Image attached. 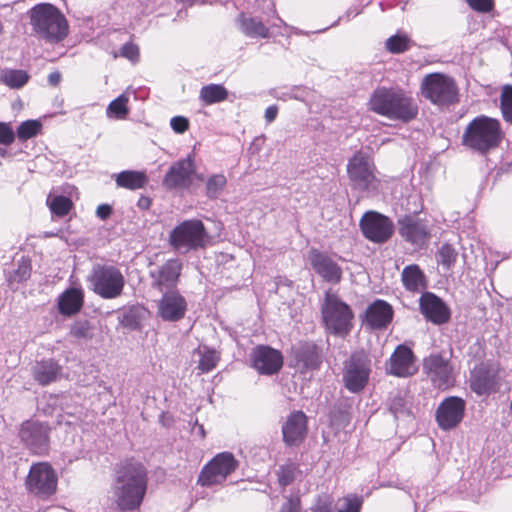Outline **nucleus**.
I'll use <instances>...</instances> for the list:
<instances>
[{"label": "nucleus", "mask_w": 512, "mask_h": 512, "mask_svg": "<svg viewBox=\"0 0 512 512\" xmlns=\"http://www.w3.org/2000/svg\"><path fill=\"white\" fill-rule=\"evenodd\" d=\"M128 102L129 98L127 95H119L108 105L106 111L107 116L121 120L126 119L129 114Z\"/></svg>", "instance_id": "58836bf2"}, {"label": "nucleus", "mask_w": 512, "mask_h": 512, "mask_svg": "<svg viewBox=\"0 0 512 512\" xmlns=\"http://www.w3.org/2000/svg\"><path fill=\"white\" fill-rule=\"evenodd\" d=\"M198 353L200 358L198 361L197 369L200 371V373H209L216 368L218 362L220 361L219 352L209 347H203L202 349H199Z\"/></svg>", "instance_id": "e433bc0d"}, {"label": "nucleus", "mask_w": 512, "mask_h": 512, "mask_svg": "<svg viewBox=\"0 0 512 512\" xmlns=\"http://www.w3.org/2000/svg\"><path fill=\"white\" fill-rule=\"evenodd\" d=\"M228 96V90L221 84L204 85L199 92V99L207 106L224 102Z\"/></svg>", "instance_id": "72a5a7b5"}, {"label": "nucleus", "mask_w": 512, "mask_h": 512, "mask_svg": "<svg viewBox=\"0 0 512 512\" xmlns=\"http://www.w3.org/2000/svg\"><path fill=\"white\" fill-rule=\"evenodd\" d=\"M50 432L49 423L29 419L21 423L18 436L31 454L46 456L50 451Z\"/></svg>", "instance_id": "9b49d317"}, {"label": "nucleus", "mask_w": 512, "mask_h": 512, "mask_svg": "<svg viewBox=\"0 0 512 512\" xmlns=\"http://www.w3.org/2000/svg\"><path fill=\"white\" fill-rule=\"evenodd\" d=\"M386 369L388 374L401 378L416 374L418 366L412 349L404 344L398 345L391 354Z\"/></svg>", "instance_id": "5701e85b"}, {"label": "nucleus", "mask_w": 512, "mask_h": 512, "mask_svg": "<svg viewBox=\"0 0 512 512\" xmlns=\"http://www.w3.org/2000/svg\"><path fill=\"white\" fill-rule=\"evenodd\" d=\"M112 207L109 204H101L96 209V215L101 220L108 219L112 214Z\"/></svg>", "instance_id": "6e6d98bb"}, {"label": "nucleus", "mask_w": 512, "mask_h": 512, "mask_svg": "<svg viewBox=\"0 0 512 512\" xmlns=\"http://www.w3.org/2000/svg\"><path fill=\"white\" fill-rule=\"evenodd\" d=\"M374 163L362 151H357L347 164V173L354 187L367 190L376 180Z\"/></svg>", "instance_id": "aec40b11"}, {"label": "nucleus", "mask_w": 512, "mask_h": 512, "mask_svg": "<svg viewBox=\"0 0 512 512\" xmlns=\"http://www.w3.org/2000/svg\"><path fill=\"white\" fill-rule=\"evenodd\" d=\"M308 434V417L301 410L292 411L282 425V436L285 445L297 447Z\"/></svg>", "instance_id": "b1692460"}, {"label": "nucleus", "mask_w": 512, "mask_h": 512, "mask_svg": "<svg viewBox=\"0 0 512 512\" xmlns=\"http://www.w3.org/2000/svg\"><path fill=\"white\" fill-rule=\"evenodd\" d=\"M36 34L50 42H60L68 34V22L61 11L50 3H39L28 12Z\"/></svg>", "instance_id": "20e7f679"}, {"label": "nucleus", "mask_w": 512, "mask_h": 512, "mask_svg": "<svg viewBox=\"0 0 512 512\" xmlns=\"http://www.w3.org/2000/svg\"><path fill=\"white\" fill-rule=\"evenodd\" d=\"M321 312L327 328L332 333L342 337L350 333L353 327L354 313L349 305L341 301L336 294L326 292Z\"/></svg>", "instance_id": "1a4fd4ad"}, {"label": "nucleus", "mask_w": 512, "mask_h": 512, "mask_svg": "<svg viewBox=\"0 0 512 512\" xmlns=\"http://www.w3.org/2000/svg\"><path fill=\"white\" fill-rule=\"evenodd\" d=\"M199 430H200V433H201L202 438H205V430H204L203 425H200V426H199Z\"/></svg>", "instance_id": "052dcab7"}, {"label": "nucleus", "mask_w": 512, "mask_h": 512, "mask_svg": "<svg viewBox=\"0 0 512 512\" xmlns=\"http://www.w3.org/2000/svg\"><path fill=\"white\" fill-rule=\"evenodd\" d=\"M84 292L81 288H68L58 297V311L63 316H73L84 305Z\"/></svg>", "instance_id": "c85d7f7f"}, {"label": "nucleus", "mask_w": 512, "mask_h": 512, "mask_svg": "<svg viewBox=\"0 0 512 512\" xmlns=\"http://www.w3.org/2000/svg\"><path fill=\"white\" fill-rule=\"evenodd\" d=\"M311 512H333L332 502L326 500H318L311 508Z\"/></svg>", "instance_id": "5fc2aeb1"}, {"label": "nucleus", "mask_w": 512, "mask_h": 512, "mask_svg": "<svg viewBox=\"0 0 512 512\" xmlns=\"http://www.w3.org/2000/svg\"><path fill=\"white\" fill-rule=\"evenodd\" d=\"M48 81L51 85L57 86L61 81V74L58 71L52 72L48 75Z\"/></svg>", "instance_id": "13d9d810"}, {"label": "nucleus", "mask_w": 512, "mask_h": 512, "mask_svg": "<svg viewBox=\"0 0 512 512\" xmlns=\"http://www.w3.org/2000/svg\"><path fill=\"white\" fill-rule=\"evenodd\" d=\"M4 27L2 22L0 21V35L3 33Z\"/></svg>", "instance_id": "680f3d73"}, {"label": "nucleus", "mask_w": 512, "mask_h": 512, "mask_svg": "<svg viewBox=\"0 0 512 512\" xmlns=\"http://www.w3.org/2000/svg\"><path fill=\"white\" fill-rule=\"evenodd\" d=\"M423 370L432 385L439 390H447L454 386L456 375L449 359L440 353L430 354L423 360Z\"/></svg>", "instance_id": "ddd939ff"}, {"label": "nucleus", "mask_w": 512, "mask_h": 512, "mask_svg": "<svg viewBox=\"0 0 512 512\" xmlns=\"http://www.w3.org/2000/svg\"><path fill=\"white\" fill-rule=\"evenodd\" d=\"M470 389L479 396L490 395L500 388L499 368L488 363H480L471 371Z\"/></svg>", "instance_id": "dca6fc26"}, {"label": "nucleus", "mask_w": 512, "mask_h": 512, "mask_svg": "<svg viewBox=\"0 0 512 512\" xmlns=\"http://www.w3.org/2000/svg\"><path fill=\"white\" fill-rule=\"evenodd\" d=\"M421 95L437 106H450L459 101V88L455 79L447 74L434 72L423 77Z\"/></svg>", "instance_id": "39448f33"}, {"label": "nucleus", "mask_w": 512, "mask_h": 512, "mask_svg": "<svg viewBox=\"0 0 512 512\" xmlns=\"http://www.w3.org/2000/svg\"><path fill=\"white\" fill-rule=\"evenodd\" d=\"M148 470L134 457L116 464L111 485L115 508L120 512L138 511L148 489Z\"/></svg>", "instance_id": "f257e3e1"}, {"label": "nucleus", "mask_w": 512, "mask_h": 512, "mask_svg": "<svg viewBox=\"0 0 512 512\" xmlns=\"http://www.w3.org/2000/svg\"><path fill=\"white\" fill-rule=\"evenodd\" d=\"M371 373V360L364 350L351 353L344 362L343 383L352 393L361 392L368 384Z\"/></svg>", "instance_id": "9d476101"}, {"label": "nucleus", "mask_w": 512, "mask_h": 512, "mask_svg": "<svg viewBox=\"0 0 512 512\" xmlns=\"http://www.w3.org/2000/svg\"><path fill=\"white\" fill-rule=\"evenodd\" d=\"M368 110L390 120L409 123L415 120L419 107L411 94L400 87H378L369 100Z\"/></svg>", "instance_id": "f03ea898"}, {"label": "nucleus", "mask_w": 512, "mask_h": 512, "mask_svg": "<svg viewBox=\"0 0 512 512\" xmlns=\"http://www.w3.org/2000/svg\"><path fill=\"white\" fill-rule=\"evenodd\" d=\"M403 287L411 293H419L427 288V278L424 271L417 264H410L401 272Z\"/></svg>", "instance_id": "c756f323"}, {"label": "nucleus", "mask_w": 512, "mask_h": 512, "mask_svg": "<svg viewBox=\"0 0 512 512\" xmlns=\"http://www.w3.org/2000/svg\"><path fill=\"white\" fill-rule=\"evenodd\" d=\"M309 261L314 271L326 282L338 284L342 280L343 271L341 266L329 255L317 249L309 252Z\"/></svg>", "instance_id": "393cba45"}, {"label": "nucleus", "mask_w": 512, "mask_h": 512, "mask_svg": "<svg viewBox=\"0 0 512 512\" xmlns=\"http://www.w3.org/2000/svg\"><path fill=\"white\" fill-rule=\"evenodd\" d=\"M420 309L427 320L434 324H444L450 320V310L435 294L426 292L420 298Z\"/></svg>", "instance_id": "cd10ccee"}, {"label": "nucleus", "mask_w": 512, "mask_h": 512, "mask_svg": "<svg viewBox=\"0 0 512 512\" xmlns=\"http://www.w3.org/2000/svg\"><path fill=\"white\" fill-rule=\"evenodd\" d=\"M187 311V302L178 290L165 291L158 302V315L165 321L181 320Z\"/></svg>", "instance_id": "a878e982"}, {"label": "nucleus", "mask_w": 512, "mask_h": 512, "mask_svg": "<svg viewBox=\"0 0 512 512\" xmlns=\"http://www.w3.org/2000/svg\"><path fill=\"white\" fill-rule=\"evenodd\" d=\"M150 205H151V200L148 197H142L138 201V206L141 208L147 209L150 207Z\"/></svg>", "instance_id": "bf43d9fd"}, {"label": "nucleus", "mask_w": 512, "mask_h": 512, "mask_svg": "<svg viewBox=\"0 0 512 512\" xmlns=\"http://www.w3.org/2000/svg\"><path fill=\"white\" fill-rule=\"evenodd\" d=\"M15 140V133L10 123L0 122V144L9 146Z\"/></svg>", "instance_id": "8fccbe9b"}, {"label": "nucleus", "mask_w": 512, "mask_h": 512, "mask_svg": "<svg viewBox=\"0 0 512 512\" xmlns=\"http://www.w3.org/2000/svg\"><path fill=\"white\" fill-rule=\"evenodd\" d=\"M47 204L51 213L60 218L68 215L74 207L73 201L62 195L48 199Z\"/></svg>", "instance_id": "4c0bfd02"}, {"label": "nucleus", "mask_w": 512, "mask_h": 512, "mask_svg": "<svg viewBox=\"0 0 512 512\" xmlns=\"http://www.w3.org/2000/svg\"><path fill=\"white\" fill-rule=\"evenodd\" d=\"M278 115V106L277 105H271L266 108L265 110V120L267 123L273 122Z\"/></svg>", "instance_id": "4d7b16f0"}, {"label": "nucleus", "mask_w": 512, "mask_h": 512, "mask_svg": "<svg viewBox=\"0 0 512 512\" xmlns=\"http://www.w3.org/2000/svg\"><path fill=\"white\" fill-rule=\"evenodd\" d=\"M301 500L299 496H290L282 505L280 512H300Z\"/></svg>", "instance_id": "603ef678"}, {"label": "nucleus", "mask_w": 512, "mask_h": 512, "mask_svg": "<svg viewBox=\"0 0 512 512\" xmlns=\"http://www.w3.org/2000/svg\"><path fill=\"white\" fill-rule=\"evenodd\" d=\"M149 179L145 172L136 170H125L118 173L115 177L117 187L138 190L144 188Z\"/></svg>", "instance_id": "2f4dec72"}, {"label": "nucleus", "mask_w": 512, "mask_h": 512, "mask_svg": "<svg viewBox=\"0 0 512 512\" xmlns=\"http://www.w3.org/2000/svg\"><path fill=\"white\" fill-rule=\"evenodd\" d=\"M209 243V235L204 223L199 219L185 220L176 225L169 234V244L180 252L204 249Z\"/></svg>", "instance_id": "423d86ee"}, {"label": "nucleus", "mask_w": 512, "mask_h": 512, "mask_svg": "<svg viewBox=\"0 0 512 512\" xmlns=\"http://www.w3.org/2000/svg\"><path fill=\"white\" fill-rule=\"evenodd\" d=\"M438 256V262L445 268L449 269L455 264L458 252L451 244L445 243L439 248Z\"/></svg>", "instance_id": "c03bdc74"}, {"label": "nucleus", "mask_w": 512, "mask_h": 512, "mask_svg": "<svg viewBox=\"0 0 512 512\" xmlns=\"http://www.w3.org/2000/svg\"><path fill=\"white\" fill-rule=\"evenodd\" d=\"M466 3L472 10L479 13L491 12L495 7L494 0H466Z\"/></svg>", "instance_id": "09e8293b"}, {"label": "nucleus", "mask_w": 512, "mask_h": 512, "mask_svg": "<svg viewBox=\"0 0 512 512\" xmlns=\"http://www.w3.org/2000/svg\"><path fill=\"white\" fill-rule=\"evenodd\" d=\"M466 402L458 396L446 397L437 407L435 420L442 430L455 429L463 420Z\"/></svg>", "instance_id": "f3484780"}, {"label": "nucleus", "mask_w": 512, "mask_h": 512, "mask_svg": "<svg viewBox=\"0 0 512 512\" xmlns=\"http://www.w3.org/2000/svg\"><path fill=\"white\" fill-rule=\"evenodd\" d=\"M398 230L400 236L414 246H424L431 237L427 220L419 218L417 213L407 214L400 218Z\"/></svg>", "instance_id": "6ab92c4d"}, {"label": "nucleus", "mask_w": 512, "mask_h": 512, "mask_svg": "<svg viewBox=\"0 0 512 512\" xmlns=\"http://www.w3.org/2000/svg\"><path fill=\"white\" fill-rule=\"evenodd\" d=\"M90 325L88 321L76 322L72 325L70 334L72 337L80 339L90 337Z\"/></svg>", "instance_id": "3c124183"}, {"label": "nucleus", "mask_w": 512, "mask_h": 512, "mask_svg": "<svg viewBox=\"0 0 512 512\" xmlns=\"http://www.w3.org/2000/svg\"><path fill=\"white\" fill-rule=\"evenodd\" d=\"M227 185V178L224 174H213L206 181V196L209 199H217Z\"/></svg>", "instance_id": "ea45409f"}, {"label": "nucleus", "mask_w": 512, "mask_h": 512, "mask_svg": "<svg viewBox=\"0 0 512 512\" xmlns=\"http://www.w3.org/2000/svg\"><path fill=\"white\" fill-rule=\"evenodd\" d=\"M505 138L501 122L497 118L478 115L465 127L462 145L480 155L497 149Z\"/></svg>", "instance_id": "7ed1b4c3"}, {"label": "nucleus", "mask_w": 512, "mask_h": 512, "mask_svg": "<svg viewBox=\"0 0 512 512\" xmlns=\"http://www.w3.org/2000/svg\"><path fill=\"white\" fill-rule=\"evenodd\" d=\"M29 80L26 71L20 69L8 70L2 74V81L10 88L19 89Z\"/></svg>", "instance_id": "a19ab883"}, {"label": "nucleus", "mask_w": 512, "mask_h": 512, "mask_svg": "<svg viewBox=\"0 0 512 512\" xmlns=\"http://www.w3.org/2000/svg\"><path fill=\"white\" fill-rule=\"evenodd\" d=\"M413 41L407 33H397L385 41V49L392 54H401L411 49Z\"/></svg>", "instance_id": "c9c22d12"}, {"label": "nucleus", "mask_w": 512, "mask_h": 512, "mask_svg": "<svg viewBox=\"0 0 512 512\" xmlns=\"http://www.w3.org/2000/svg\"><path fill=\"white\" fill-rule=\"evenodd\" d=\"M345 506L339 509L338 512H361L363 500L361 497L356 495H349L343 497Z\"/></svg>", "instance_id": "de8ad7c7"}, {"label": "nucleus", "mask_w": 512, "mask_h": 512, "mask_svg": "<svg viewBox=\"0 0 512 512\" xmlns=\"http://www.w3.org/2000/svg\"><path fill=\"white\" fill-rule=\"evenodd\" d=\"M120 54L133 63L138 62L140 58L139 47L133 42L125 43L120 49Z\"/></svg>", "instance_id": "49530a36"}, {"label": "nucleus", "mask_w": 512, "mask_h": 512, "mask_svg": "<svg viewBox=\"0 0 512 512\" xmlns=\"http://www.w3.org/2000/svg\"><path fill=\"white\" fill-rule=\"evenodd\" d=\"M196 167L194 159L188 156L173 163L166 172L162 185L167 190L186 189L192 183Z\"/></svg>", "instance_id": "4be33fe9"}, {"label": "nucleus", "mask_w": 512, "mask_h": 512, "mask_svg": "<svg viewBox=\"0 0 512 512\" xmlns=\"http://www.w3.org/2000/svg\"><path fill=\"white\" fill-rule=\"evenodd\" d=\"M290 358L301 371H314L320 369L324 353L315 342L301 341L291 348Z\"/></svg>", "instance_id": "a211bd4d"}, {"label": "nucleus", "mask_w": 512, "mask_h": 512, "mask_svg": "<svg viewBox=\"0 0 512 512\" xmlns=\"http://www.w3.org/2000/svg\"><path fill=\"white\" fill-rule=\"evenodd\" d=\"M183 270V263L179 258H171L161 265L149 270L152 288L159 292L177 290Z\"/></svg>", "instance_id": "2eb2a0df"}, {"label": "nucleus", "mask_w": 512, "mask_h": 512, "mask_svg": "<svg viewBox=\"0 0 512 512\" xmlns=\"http://www.w3.org/2000/svg\"><path fill=\"white\" fill-rule=\"evenodd\" d=\"M90 289L103 299L119 297L125 286L122 272L113 265L97 264L87 278Z\"/></svg>", "instance_id": "6e6552de"}, {"label": "nucleus", "mask_w": 512, "mask_h": 512, "mask_svg": "<svg viewBox=\"0 0 512 512\" xmlns=\"http://www.w3.org/2000/svg\"><path fill=\"white\" fill-rule=\"evenodd\" d=\"M250 362L259 374L274 375L283 366V355L268 345H257L250 353Z\"/></svg>", "instance_id": "412c9836"}, {"label": "nucleus", "mask_w": 512, "mask_h": 512, "mask_svg": "<svg viewBox=\"0 0 512 512\" xmlns=\"http://www.w3.org/2000/svg\"><path fill=\"white\" fill-rule=\"evenodd\" d=\"M500 110L503 120L512 124V85L506 84L501 89Z\"/></svg>", "instance_id": "79ce46f5"}, {"label": "nucleus", "mask_w": 512, "mask_h": 512, "mask_svg": "<svg viewBox=\"0 0 512 512\" xmlns=\"http://www.w3.org/2000/svg\"><path fill=\"white\" fill-rule=\"evenodd\" d=\"M240 29L250 38H268L269 28L259 19L241 13L238 17Z\"/></svg>", "instance_id": "473e14b6"}, {"label": "nucleus", "mask_w": 512, "mask_h": 512, "mask_svg": "<svg viewBox=\"0 0 512 512\" xmlns=\"http://www.w3.org/2000/svg\"><path fill=\"white\" fill-rule=\"evenodd\" d=\"M393 316V307L385 300L377 299L366 308L363 324L371 330H383L392 322Z\"/></svg>", "instance_id": "bb28decb"}, {"label": "nucleus", "mask_w": 512, "mask_h": 512, "mask_svg": "<svg viewBox=\"0 0 512 512\" xmlns=\"http://www.w3.org/2000/svg\"><path fill=\"white\" fill-rule=\"evenodd\" d=\"M62 367L53 359L37 362L33 369V377L41 386L55 382L61 375Z\"/></svg>", "instance_id": "7c9ffc66"}, {"label": "nucleus", "mask_w": 512, "mask_h": 512, "mask_svg": "<svg viewBox=\"0 0 512 512\" xmlns=\"http://www.w3.org/2000/svg\"><path fill=\"white\" fill-rule=\"evenodd\" d=\"M359 226L363 236L377 244L386 243L394 233L392 220L376 211H368L360 219Z\"/></svg>", "instance_id": "4468645a"}, {"label": "nucleus", "mask_w": 512, "mask_h": 512, "mask_svg": "<svg viewBox=\"0 0 512 512\" xmlns=\"http://www.w3.org/2000/svg\"><path fill=\"white\" fill-rule=\"evenodd\" d=\"M278 483L282 487L292 484L296 479L302 476V471L299 464L287 461L281 465L276 472Z\"/></svg>", "instance_id": "f704fd0d"}, {"label": "nucleus", "mask_w": 512, "mask_h": 512, "mask_svg": "<svg viewBox=\"0 0 512 512\" xmlns=\"http://www.w3.org/2000/svg\"><path fill=\"white\" fill-rule=\"evenodd\" d=\"M42 129V124L38 120H26L17 128V137L21 141H26L37 136Z\"/></svg>", "instance_id": "37998d69"}, {"label": "nucleus", "mask_w": 512, "mask_h": 512, "mask_svg": "<svg viewBox=\"0 0 512 512\" xmlns=\"http://www.w3.org/2000/svg\"><path fill=\"white\" fill-rule=\"evenodd\" d=\"M171 127L176 133L182 134L189 129V120L184 116H175L171 119Z\"/></svg>", "instance_id": "864d4df0"}, {"label": "nucleus", "mask_w": 512, "mask_h": 512, "mask_svg": "<svg viewBox=\"0 0 512 512\" xmlns=\"http://www.w3.org/2000/svg\"><path fill=\"white\" fill-rule=\"evenodd\" d=\"M58 474L50 462H34L25 477L24 485L28 494L46 501L58 490Z\"/></svg>", "instance_id": "0eeeda50"}, {"label": "nucleus", "mask_w": 512, "mask_h": 512, "mask_svg": "<svg viewBox=\"0 0 512 512\" xmlns=\"http://www.w3.org/2000/svg\"><path fill=\"white\" fill-rule=\"evenodd\" d=\"M238 466L239 462L231 452L218 453L203 466L197 483L202 487L222 484Z\"/></svg>", "instance_id": "f8f14e48"}, {"label": "nucleus", "mask_w": 512, "mask_h": 512, "mask_svg": "<svg viewBox=\"0 0 512 512\" xmlns=\"http://www.w3.org/2000/svg\"><path fill=\"white\" fill-rule=\"evenodd\" d=\"M31 272L32 265L30 259L22 258L18 263L17 269L10 276L9 281L17 283L25 282L30 278Z\"/></svg>", "instance_id": "a18cd8bd"}]
</instances>
